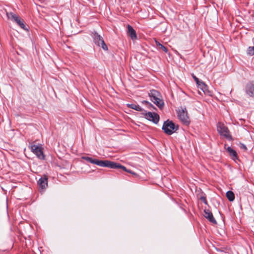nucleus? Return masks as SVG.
Masks as SVG:
<instances>
[{
	"label": "nucleus",
	"instance_id": "f257e3e1",
	"mask_svg": "<svg viewBox=\"0 0 254 254\" xmlns=\"http://www.w3.org/2000/svg\"><path fill=\"white\" fill-rule=\"evenodd\" d=\"M149 96L151 100L159 108H162L164 106V102L161 99V95L159 92L155 90H152L149 93Z\"/></svg>",
	"mask_w": 254,
	"mask_h": 254
},
{
	"label": "nucleus",
	"instance_id": "f03ea898",
	"mask_svg": "<svg viewBox=\"0 0 254 254\" xmlns=\"http://www.w3.org/2000/svg\"><path fill=\"white\" fill-rule=\"evenodd\" d=\"M162 129L166 134L170 135L178 129V127L176 126L172 121H167L164 122Z\"/></svg>",
	"mask_w": 254,
	"mask_h": 254
},
{
	"label": "nucleus",
	"instance_id": "7ed1b4c3",
	"mask_svg": "<svg viewBox=\"0 0 254 254\" xmlns=\"http://www.w3.org/2000/svg\"><path fill=\"white\" fill-rule=\"evenodd\" d=\"M143 117L149 121L153 122L154 124H157L159 120V115L155 113L150 112H146L144 111L141 113Z\"/></svg>",
	"mask_w": 254,
	"mask_h": 254
},
{
	"label": "nucleus",
	"instance_id": "20e7f679",
	"mask_svg": "<svg viewBox=\"0 0 254 254\" xmlns=\"http://www.w3.org/2000/svg\"><path fill=\"white\" fill-rule=\"evenodd\" d=\"M179 119L184 124H189L190 123L189 118L188 116L186 109L181 108L177 112Z\"/></svg>",
	"mask_w": 254,
	"mask_h": 254
},
{
	"label": "nucleus",
	"instance_id": "39448f33",
	"mask_svg": "<svg viewBox=\"0 0 254 254\" xmlns=\"http://www.w3.org/2000/svg\"><path fill=\"white\" fill-rule=\"evenodd\" d=\"M217 131L221 135L223 136L226 138L229 139L231 138V136L227 127H226L224 124L220 123L218 124Z\"/></svg>",
	"mask_w": 254,
	"mask_h": 254
},
{
	"label": "nucleus",
	"instance_id": "423d86ee",
	"mask_svg": "<svg viewBox=\"0 0 254 254\" xmlns=\"http://www.w3.org/2000/svg\"><path fill=\"white\" fill-rule=\"evenodd\" d=\"M32 152L40 159H44L45 156L43 152V148L41 146L32 145L31 146Z\"/></svg>",
	"mask_w": 254,
	"mask_h": 254
},
{
	"label": "nucleus",
	"instance_id": "0eeeda50",
	"mask_svg": "<svg viewBox=\"0 0 254 254\" xmlns=\"http://www.w3.org/2000/svg\"><path fill=\"white\" fill-rule=\"evenodd\" d=\"M94 164L101 167H107L110 168H114L116 167L115 163L108 160H95Z\"/></svg>",
	"mask_w": 254,
	"mask_h": 254
},
{
	"label": "nucleus",
	"instance_id": "6e6552de",
	"mask_svg": "<svg viewBox=\"0 0 254 254\" xmlns=\"http://www.w3.org/2000/svg\"><path fill=\"white\" fill-rule=\"evenodd\" d=\"M94 41L95 43L99 46H101L102 49L104 50L107 51L108 50V47L106 45L105 43L104 42L103 38L100 36L99 35H98L97 34H95L94 35Z\"/></svg>",
	"mask_w": 254,
	"mask_h": 254
},
{
	"label": "nucleus",
	"instance_id": "1a4fd4ad",
	"mask_svg": "<svg viewBox=\"0 0 254 254\" xmlns=\"http://www.w3.org/2000/svg\"><path fill=\"white\" fill-rule=\"evenodd\" d=\"M48 178L46 176H44L43 177L40 178L38 182V184L39 185V188L41 189H45L48 186Z\"/></svg>",
	"mask_w": 254,
	"mask_h": 254
},
{
	"label": "nucleus",
	"instance_id": "9d476101",
	"mask_svg": "<svg viewBox=\"0 0 254 254\" xmlns=\"http://www.w3.org/2000/svg\"><path fill=\"white\" fill-rule=\"evenodd\" d=\"M204 216L210 222L213 224H216V221L214 219L212 213L208 210H205Z\"/></svg>",
	"mask_w": 254,
	"mask_h": 254
},
{
	"label": "nucleus",
	"instance_id": "9b49d317",
	"mask_svg": "<svg viewBox=\"0 0 254 254\" xmlns=\"http://www.w3.org/2000/svg\"><path fill=\"white\" fill-rule=\"evenodd\" d=\"M128 34L130 36L132 40L136 39L137 36L135 30L133 29L132 27L130 25L127 26Z\"/></svg>",
	"mask_w": 254,
	"mask_h": 254
},
{
	"label": "nucleus",
	"instance_id": "f8f14e48",
	"mask_svg": "<svg viewBox=\"0 0 254 254\" xmlns=\"http://www.w3.org/2000/svg\"><path fill=\"white\" fill-rule=\"evenodd\" d=\"M198 88H200L204 94H207L208 92L207 85L202 81H200L198 83H197Z\"/></svg>",
	"mask_w": 254,
	"mask_h": 254
},
{
	"label": "nucleus",
	"instance_id": "ddd939ff",
	"mask_svg": "<svg viewBox=\"0 0 254 254\" xmlns=\"http://www.w3.org/2000/svg\"><path fill=\"white\" fill-rule=\"evenodd\" d=\"M246 92L249 96H254V85L252 84L248 85L246 87Z\"/></svg>",
	"mask_w": 254,
	"mask_h": 254
},
{
	"label": "nucleus",
	"instance_id": "4468645a",
	"mask_svg": "<svg viewBox=\"0 0 254 254\" xmlns=\"http://www.w3.org/2000/svg\"><path fill=\"white\" fill-rule=\"evenodd\" d=\"M227 150L228 151L229 155L232 157L233 160L235 161L238 159L237 153L234 150L230 147H228Z\"/></svg>",
	"mask_w": 254,
	"mask_h": 254
},
{
	"label": "nucleus",
	"instance_id": "2eb2a0df",
	"mask_svg": "<svg viewBox=\"0 0 254 254\" xmlns=\"http://www.w3.org/2000/svg\"><path fill=\"white\" fill-rule=\"evenodd\" d=\"M127 106L128 108L134 109L137 111H142V109L138 105H136L134 104H127Z\"/></svg>",
	"mask_w": 254,
	"mask_h": 254
},
{
	"label": "nucleus",
	"instance_id": "dca6fc26",
	"mask_svg": "<svg viewBox=\"0 0 254 254\" xmlns=\"http://www.w3.org/2000/svg\"><path fill=\"white\" fill-rule=\"evenodd\" d=\"M156 46L157 47H158V49H161L165 53L168 52L167 49L164 47L163 45H162L161 43H160L158 41H157L156 39L154 40Z\"/></svg>",
	"mask_w": 254,
	"mask_h": 254
},
{
	"label": "nucleus",
	"instance_id": "f3484780",
	"mask_svg": "<svg viewBox=\"0 0 254 254\" xmlns=\"http://www.w3.org/2000/svg\"><path fill=\"white\" fill-rule=\"evenodd\" d=\"M226 196L228 200L230 201H232L235 199V195L233 191H228L226 193Z\"/></svg>",
	"mask_w": 254,
	"mask_h": 254
},
{
	"label": "nucleus",
	"instance_id": "a211bd4d",
	"mask_svg": "<svg viewBox=\"0 0 254 254\" xmlns=\"http://www.w3.org/2000/svg\"><path fill=\"white\" fill-rule=\"evenodd\" d=\"M15 22H16L21 28L26 30L23 20H22L19 17L16 19Z\"/></svg>",
	"mask_w": 254,
	"mask_h": 254
},
{
	"label": "nucleus",
	"instance_id": "6ab92c4d",
	"mask_svg": "<svg viewBox=\"0 0 254 254\" xmlns=\"http://www.w3.org/2000/svg\"><path fill=\"white\" fill-rule=\"evenodd\" d=\"M7 16L8 19L15 21L19 17L12 12L7 13Z\"/></svg>",
	"mask_w": 254,
	"mask_h": 254
},
{
	"label": "nucleus",
	"instance_id": "aec40b11",
	"mask_svg": "<svg viewBox=\"0 0 254 254\" xmlns=\"http://www.w3.org/2000/svg\"><path fill=\"white\" fill-rule=\"evenodd\" d=\"M247 54L250 56L254 55V46L249 47L248 48Z\"/></svg>",
	"mask_w": 254,
	"mask_h": 254
},
{
	"label": "nucleus",
	"instance_id": "412c9836",
	"mask_svg": "<svg viewBox=\"0 0 254 254\" xmlns=\"http://www.w3.org/2000/svg\"><path fill=\"white\" fill-rule=\"evenodd\" d=\"M82 158L83 159L87 161H88V162L92 163V164H94L95 163V160H96L95 159H93L92 158H90V157H86V156L82 157Z\"/></svg>",
	"mask_w": 254,
	"mask_h": 254
},
{
	"label": "nucleus",
	"instance_id": "4be33fe9",
	"mask_svg": "<svg viewBox=\"0 0 254 254\" xmlns=\"http://www.w3.org/2000/svg\"><path fill=\"white\" fill-rule=\"evenodd\" d=\"M115 165H115L116 167L114 169H115V168H121V169H123V170H124L126 172L127 171V169L125 166L121 165L120 164L116 163H115Z\"/></svg>",
	"mask_w": 254,
	"mask_h": 254
},
{
	"label": "nucleus",
	"instance_id": "5701e85b",
	"mask_svg": "<svg viewBox=\"0 0 254 254\" xmlns=\"http://www.w3.org/2000/svg\"><path fill=\"white\" fill-rule=\"evenodd\" d=\"M193 79H194V80L195 81L196 84L197 83H198V82L200 81V80L198 79V78H197L194 75H193L192 76Z\"/></svg>",
	"mask_w": 254,
	"mask_h": 254
},
{
	"label": "nucleus",
	"instance_id": "b1692460",
	"mask_svg": "<svg viewBox=\"0 0 254 254\" xmlns=\"http://www.w3.org/2000/svg\"><path fill=\"white\" fill-rule=\"evenodd\" d=\"M240 147L242 149H243L244 150H246L247 149V147L246 145L244 144H241Z\"/></svg>",
	"mask_w": 254,
	"mask_h": 254
},
{
	"label": "nucleus",
	"instance_id": "393cba45",
	"mask_svg": "<svg viewBox=\"0 0 254 254\" xmlns=\"http://www.w3.org/2000/svg\"><path fill=\"white\" fill-rule=\"evenodd\" d=\"M127 172H128V173H130V174H132V175H135V173H134V172H132L131 171H130V170H127Z\"/></svg>",
	"mask_w": 254,
	"mask_h": 254
},
{
	"label": "nucleus",
	"instance_id": "a878e982",
	"mask_svg": "<svg viewBox=\"0 0 254 254\" xmlns=\"http://www.w3.org/2000/svg\"><path fill=\"white\" fill-rule=\"evenodd\" d=\"M201 199H202V200L203 201V202H204V203H206V199H205V198L204 197H201Z\"/></svg>",
	"mask_w": 254,
	"mask_h": 254
},
{
	"label": "nucleus",
	"instance_id": "bb28decb",
	"mask_svg": "<svg viewBox=\"0 0 254 254\" xmlns=\"http://www.w3.org/2000/svg\"><path fill=\"white\" fill-rule=\"evenodd\" d=\"M143 103H145V104H147L148 103V101H144L142 102Z\"/></svg>",
	"mask_w": 254,
	"mask_h": 254
}]
</instances>
